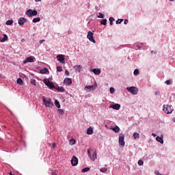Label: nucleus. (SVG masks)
<instances>
[{
  "label": "nucleus",
  "mask_w": 175,
  "mask_h": 175,
  "mask_svg": "<svg viewBox=\"0 0 175 175\" xmlns=\"http://www.w3.org/2000/svg\"><path fill=\"white\" fill-rule=\"evenodd\" d=\"M42 102L46 107L53 108L54 107V103L51 101V98L42 96Z\"/></svg>",
  "instance_id": "obj_1"
},
{
  "label": "nucleus",
  "mask_w": 175,
  "mask_h": 175,
  "mask_svg": "<svg viewBox=\"0 0 175 175\" xmlns=\"http://www.w3.org/2000/svg\"><path fill=\"white\" fill-rule=\"evenodd\" d=\"M91 151H92V149L91 148H90L88 150V157L90 158V159H91V161H92L93 162L95 161V160L96 159L97 157H96V151L95 150L94 152H93V154L92 156L91 155Z\"/></svg>",
  "instance_id": "obj_2"
},
{
  "label": "nucleus",
  "mask_w": 175,
  "mask_h": 175,
  "mask_svg": "<svg viewBox=\"0 0 175 175\" xmlns=\"http://www.w3.org/2000/svg\"><path fill=\"white\" fill-rule=\"evenodd\" d=\"M163 110L165 114H172V113H173V107L170 105H164Z\"/></svg>",
  "instance_id": "obj_3"
},
{
  "label": "nucleus",
  "mask_w": 175,
  "mask_h": 175,
  "mask_svg": "<svg viewBox=\"0 0 175 175\" xmlns=\"http://www.w3.org/2000/svg\"><path fill=\"white\" fill-rule=\"evenodd\" d=\"M119 146H125V135H124V133H120L119 134Z\"/></svg>",
  "instance_id": "obj_4"
},
{
  "label": "nucleus",
  "mask_w": 175,
  "mask_h": 175,
  "mask_svg": "<svg viewBox=\"0 0 175 175\" xmlns=\"http://www.w3.org/2000/svg\"><path fill=\"white\" fill-rule=\"evenodd\" d=\"M26 14L28 16V17H33V16H38V11L35 10H27L26 11Z\"/></svg>",
  "instance_id": "obj_5"
},
{
  "label": "nucleus",
  "mask_w": 175,
  "mask_h": 175,
  "mask_svg": "<svg viewBox=\"0 0 175 175\" xmlns=\"http://www.w3.org/2000/svg\"><path fill=\"white\" fill-rule=\"evenodd\" d=\"M44 83L51 90H54V88H55V85H54V83L50 81V80L49 79H44Z\"/></svg>",
  "instance_id": "obj_6"
},
{
  "label": "nucleus",
  "mask_w": 175,
  "mask_h": 175,
  "mask_svg": "<svg viewBox=\"0 0 175 175\" xmlns=\"http://www.w3.org/2000/svg\"><path fill=\"white\" fill-rule=\"evenodd\" d=\"M87 38L90 42H92V43H96V41L94 39V33H92V31H89L88 32Z\"/></svg>",
  "instance_id": "obj_7"
},
{
  "label": "nucleus",
  "mask_w": 175,
  "mask_h": 175,
  "mask_svg": "<svg viewBox=\"0 0 175 175\" xmlns=\"http://www.w3.org/2000/svg\"><path fill=\"white\" fill-rule=\"evenodd\" d=\"M126 90L133 95H137V89L135 87H127Z\"/></svg>",
  "instance_id": "obj_8"
},
{
  "label": "nucleus",
  "mask_w": 175,
  "mask_h": 175,
  "mask_svg": "<svg viewBox=\"0 0 175 175\" xmlns=\"http://www.w3.org/2000/svg\"><path fill=\"white\" fill-rule=\"evenodd\" d=\"M78 164H79V159H77L76 156H73L71 159L72 166H77Z\"/></svg>",
  "instance_id": "obj_9"
},
{
  "label": "nucleus",
  "mask_w": 175,
  "mask_h": 175,
  "mask_svg": "<svg viewBox=\"0 0 175 175\" xmlns=\"http://www.w3.org/2000/svg\"><path fill=\"white\" fill-rule=\"evenodd\" d=\"M109 109H113V110H120L121 109V105L120 104H111L109 107Z\"/></svg>",
  "instance_id": "obj_10"
},
{
  "label": "nucleus",
  "mask_w": 175,
  "mask_h": 175,
  "mask_svg": "<svg viewBox=\"0 0 175 175\" xmlns=\"http://www.w3.org/2000/svg\"><path fill=\"white\" fill-rule=\"evenodd\" d=\"M57 58L59 62H61V64H65V56L64 55H57Z\"/></svg>",
  "instance_id": "obj_11"
},
{
  "label": "nucleus",
  "mask_w": 175,
  "mask_h": 175,
  "mask_svg": "<svg viewBox=\"0 0 175 175\" xmlns=\"http://www.w3.org/2000/svg\"><path fill=\"white\" fill-rule=\"evenodd\" d=\"M96 87H98V84L96 83V82L94 83V85H86L85 87V90H92V91L95 90V89L96 88Z\"/></svg>",
  "instance_id": "obj_12"
},
{
  "label": "nucleus",
  "mask_w": 175,
  "mask_h": 175,
  "mask_svg": "<svg viewBox=\"0 0 175 175\" xmlns=\"http://www.w3.org/2000/svg\"><path fill=\"white\" fill-rule=\"evenodd\" d=\"M27 22V18H19L18 19V24H19V25H21V27H22V25H24V23H25Z\"/></svg>",
  "instance_id": "obj_13"
},
{
  "label": "nucleus",
  "mask_w": 175,
  "mask_h": 175,
  "mask_svg": "<svg viewBox=\"0 0 175 175\" xmlns=\"http://www.w3.org/2000/svg\"><path fill=\"white\" fill-rule=\"evenodd\" d=\"M109 129H111V131H113V132H115V133H120V129L118 126H116L115 127L110 126Z\"/></svg>",
  "instance_id": "obj_14"
},
{
  "label": "nucleus",
  "mask_w": 175,
  "mask_h": 175,
  "mask_svg": "<svg viewBox=\"0 0 175 175\" xmlns=\"http://www.w3.org/2000/svg\"><path fill=\"white\" fill-rule=\"evenodd\" d=\"M28 62H34V57L32 56L28 57L26 58L25 61H23V64H28Z\"/></svg>",
  "instance_id": "obj_15"
},
{
  "label": "nucleus",
  "mask_w": 175,
  "mask_h": 175,
  "mask_svg": "<svg viewBox=\"0 0 175 175\" xmlns=\"http://www.w3.org/2000/svg\"><path fill=\"white\" fill-rule=\"evenodd\" d=\"M90 72H92L94 75H100V70L99 68H90Z\"/></svg>",
  "instance_id": "obj_16"
},
{
  "label": "nucleus",
  "mask_w": 175,
  "mask_h": 175,
  "mask_svg": "<svg viewBox=\"0 0 175 175\" xmlns=\"http://www.w3.org/2000/svg\"><path fill=\"white\" fill-rule=\"evenodd\" d=\"M64 83L66 85H70L72 84V79L70 78H66L64 80Z\"/></svg>",
  "instance_id": "obj_17"
},
{
  "label": "nucleus",
  "mask_w": 175,
  "mask_h": 175,
  "mask_svg": "<svg viewBox=\"0 0 175 175\" xmlns=\"http://www.w3.org/2000/svg\"><path fill=\"white\" fill-rule=\"evenodd\" d=\"M86 133H87V135H92L94 133V129H92V126H90L87 129Z\"/></svg>",
  "instance_id": "obj_18"
},
{
  "label": "nucleus",
  "mask_w": 175,
  "mask_h": 175,
  "mask_svg": "<svg viewBox=\"0 0 175 175\" xmlns=\"http://www.w3.org/2000/svg\"><path fill=\"white\" fill-rule=\"evenodd\" d=\"M81 66L80 65H76L74 66V69L76 70V72H78V73H80L81 72Z\"/></svg>",
  "instance_id": "obj_19"
},
{
  "label": "nucleus",
  "mask_w": 175,
  "mask_h": 175,
  "mask_svg": "<svg viewBox=\"0 0 175 175\" xmlns=\"http://www.w3.org/2000/svg\"><path fill=\"white\" fill-rule=\"evenodd\" d=\"M140 44H142V49H143V50H147V49H148L149 46L147 45L146 43L144 42H141Z\"/></svg>",
  "instance_id": "obj_20"
},
{
  "label": "nucleus",
  "mask_w": 175,
  "mask_h": 175,
  "mask_svg": "<svg viewBox=\"0 0 175 175\" xmlns=\"http://www.w3.org/2000/svg\"><path fill=\"white\" fill-rule=\"evenodd\" d=\"M133 137L134 140H137V139H139L140 134H139V133H134L133 135Z\"/></svg>",
  "instance_id": "obj_21"
},
{
  "label": "nucleus",
  "mask_w": 175,
  "mask_h": 175,
  "mask_svg": "<svg viewBox=\"0 0 175 175\" xmlns=\"http://www.w3.org/2000/svg\"><path fill=\"white\" fill-rule=\"evenodd\" d=\"M6 40H8V35L3 34V37L0 39V42L3 43V42H6Z\"/></svg>",
  "instance_id": "obj_22"
},
{
  "label": "nucleus",
  "mask_w": 175,
  "mask_h": 175,
  "mask_svg": "<svg viewBox=\"0 0 175 175\" xmlns=\"http://www.w3.org/2000/svg\"><path fill=\"white\" fill-rule=\"evenodd\" d=\"M157 142H159V143H161V144H163V138L160 137L159 136H157L156 137Z\"/></svg>",
  "instance_id": "obj_23"
},
{
  "label": "nucleus",
  "mask_w": 175,
  "mask_h": 175,
  "mask_svg": "<svg viewBox=\"0 0 175 175\" xmlns=\"http://www.w3.org/2000/svg\"><path fill=\"white\" fill-rule=\"evenodd\" d=\"M56 90L59 92H65V88H64V87L62 86H58L57 88H56Z\"/></svg>",
  "instance_id": "obj_24"
},
{
  "label": "nucleus",
  "mask_w": 175,
  "mask_h": 175,
  "mask_svg": "<svg viewBox=\"0 0 175 175\" xmlns=\"http://www.w3.org/2000/svg\"><path fill=\"white\" fill-rule=\"evenodd\" d=\"M16 83L17 84H19V85H23V84H24V81H23V79L21 78H18L16 80Z\"/></svg>",
  "instance_id": "obj_25"
},
{
  "label": "nucleus",
  "mask_w": 175,
  "mask_h": 175,
  "mask_svg": "<svg viewBox=\"0 0 175 175\" xmlns=\"http://www.w3.org/2000/svg\"><path fill=\"white\" fill-rule=\"evenodd\" d=\"M69 144H70V146H75V144H76V139L73 138L70 139L69 141Z\"/></svg>",
  "instance_id": "obj_26"
},
{
  "label": "nucleus",
  "mask_w": 175,
  "mask_h": 175,
  "mask_svg": "<svg viewBox=\"0 0 175 175\" xmlns=\"http://www.w3.org/2000/svg\"><path fill=\"white\" fill-rule=\"evenodd\" d=\"M55 105L56 107H57V109L61 108V105L59 104V101H58V100H55Z\"/></svg>",
  "instance_id": "obj_27"
},
{
  "label": "nucleus",
  "mask_w": 175,
  "mask_h": 175,
  "mask_svg": "<svg viewBox=\"0 0 175 175\" xmlns=\"http://www.w3.org/2000/svg\"><path fill=\"white\" fill-rule=\"evenodd\" d=\"M47 72H49V69L46 68H44L40 70V73H42V75H44L45 73H47Z\"/></svg>",
  "instance_id": "obj_28"
},
{
  "label": "nucleus",
  "mask_w": 175,
  "mask_h": 175,
  "mask_svg": "<svg viewBox=\"0 0 175 175\" xmlns=\"http://www.w3.org/2000/svg\"><path fill=\"white\" fill-rule=\"evenodd\" d=\"M100 23L101 25H106V24H107V19H103Z\"/></svg>",
  "instance_id": "obj_29"
},
{
  "label": "nucleus",
  "mask_w": 175,
  "mask_h": 175,
  "mask_svg": "<svg viewBox=\"0 0 175 175\" xmlns=\"http://www.w3.org/2000/svg\"><path fill=\"white\" fill-rule=\"evenodd\" d=\"M165 84H166L167 85H170L172 84H173V81L170 79L167 80L165 81Z\"/></svg>",
  "instance_id": "obj_30"
},
{
  "label": "nucleus",
  "mask_w": 175,
  "mask_h": 175,
  "mask_svg": "<svg viewBox=\"0 0 175 175\" xmlns=\"http://www.w3.org/2000/svg\"><path fill=\"white\" fill-rule=\"evenodd\" d=\"M32 21L33 23H39L40 21V17L34 18Z\"/></svg>",
  "instance_id": "obj_31"
},
{
  "label": "nucleus",
  "mask_w": 175,
  "mask_h": 175,
  "mask_svg": "<svg viewBox=\"0 0 175 175\" xmlns=\"http://www.w3.org/2000/svg\"><path fill=\"white\" fill-rule=\"evenodd\" d=\"M6 25H12L13 24V20H8L5 23Z\"/></svg>",
  "instance_id": "obj_32"
},
{
  "label": "nucleus",
  "mask_w": 175,
  "mask_h": 175,
  "mask_svg": "<svg viewBox=\"0 0 175 175\" xmlns=\"http://www.w3.org/2000/svg\"><path fill=\"white\" fill-rule=\"evenodd\" d=\"M86 172H90V167H87L82 169V173H86Z\"/></svg>",
  "instance_id": "obj_33"
},
{
  "label": "nucleus",
  "mask_w": 175,
  "mask_h": 175,
  "mask_svg": "<svg viewBox=\"0 0 175 175\" xmlns=\"http://www.w3.org/2000/svg\"><path fill=\"white\" fill-rule=\"evenodd\" d=\"M97 17L98 18H105V14L100 12Z\"/></svg>",
  "instance_id": "obj_34"
},
{
  "label": "nucleus",
  "mask_w": 175,
  "mask_h": 175,
  "mask_svg": "<svg viewBox=\"0 0 175 175\" xmlns=\"http://www.w3.org/2000/svg\"><path fill=\"white\" fill-rule=\"evenodd\" d=\"M109 21L110 25H113V21H114V18L109 17Z\"/></svg>",
  "instance_id": "obj_35"
},
{
  "label": "nucleus",
  "mask_w": 175,
  "mask_h": 175,
  "mask_svg": "<svg viewBox=\"0 0 175 175\" xmlns=\"http://www.w3.org/2000/svg\"><path fill=\"white\" fill-rule=\"evenodd\" d=\"M142 45L139 44H135V50H140V49H142Z\"/></svg>",
  "instance_id": "obj_36"
},
{
  "label": "nucleus",
  "mask_w": 175,
  "mask_h": 175,
  "mask_svg": "<svg viewBox=\"0 0 175 175\" xmlns=\"http://www.w3.org/2000/svg\"><path fill=\"white\" fill-rule=\"evenodd\" d=\"M109 92H110V94H114V92H116V89H114V88L111 87L109 88Z\"/></svg>",
  "instance_id": "obj_37"
},
{
  "label": "nucleus",
  "mask_w": 175,
  "mask_h": 175,
  "mask_svg": "<svg viewBox=\"0 0 175 175\" xmlns=\"http://www.w3.org/2000/svg\"><path fill=\"white\" fill-rule=\"evenodd\" d=\"M100 172H101V173H106V172H107V168L103 167L100 170Z\"/></svg>",
  "instance_id": "obj_38"
},
{
  "label": "nucleus",
  "mask_w": 175,
  "mask_h": 175,
  "mask_svg": "<svg viewBox=\"0 0 175 175\" xmlns=\"http://www.w3.org/2000/svg\"><path fill=\"white\" fill-rule=\"evenodd\" d=\"M133 75L134 76H137V75H139V69L137 68L134 70Z\"/></svg>",
  "instance_id": "obj_39"
},
{
  "label": "nucleus",
  "mask_w": 175,
  "mask_h": 175,
  "mask_svg": "<svg viewBox=\"0 0 175 175\" xmlns=\"http://www.w3.org/2000/svg\"><path fill=\"white\" fill-rule=\"evenodd\" d=\"M138 165L139 166H143V165H144V162L143 161V160H139Z\"/></svg>",
  "instance_id": "obj_40"
},
{
  "label": "nucleus",
  "mask_w": 175,
  "mask_h": 175,
  "mask_svg": "<svg viewBox=\"0 0 175 175\" xmlns=\"http://www.w3.org/2000/svg\"><path fill=\"white\" fill-rule=\"evenodd\" d=\"M57 112L59 113V114H60L61 116L64 115V111L61 109H59L57 110Z\"/></svg>",
  "instance_id": "obj_41"
},
{
  "label": "nucleus",
  "mask_w": 175,
  "mask_h": 175,
  "mask_svg": "<svg viewBox=\"0 0 175 175\" xmlns=\"http://www.w3.org/2000/svg\"><path fill=\"white\" fill-rule=\"evenodd\" d=\"M124 21V19H118L116 21V24H121Z\"/></svg>",
  "instance_id": "obj_42"
},
{
  "label": "nucleus",
  "mask_w": 175,
  "mask_h": 175,
  "mask_svg": "<svg viewBox=\"0 0 175 175\" xmlns=\"http://www.w3.org/2000/svg\"><path fill=\"white\" fill-rule=\"evenodd\" d=\"M31 84H33V85H36V80L31 79Z\"/></svg>",
  "instance_id": "obj_43"
},
{
  "label": "nucleus",
  "mask_w": 175,
  "mask_h": 175,
  "mask_svg": "<svg viewBox=\"0 0 175 175\" xmlns=\"http://www.w3.org/2000/svg\"><path fill=\"white\" fill-rule=\"evenodd\" d=\"M57 72H62V66H57Z\"/></svg>",
  "instance_id": "obj_44"
},
{
  "label": "nucleus",
  "mask_w": 175,
  "mask_h": 175,
  "mask_svg": "<svg viewBox=\"0 0 175 175\" xmlns=\"http://www.w3.org/2000/svg\"><path fill=\"white\" fill-rule=\"evenodd\" d=\"M52 147H53V148H55V147H57V144L53 143L52 144Z\"/></svg>",
  "instance_id": "obj_45"
},
{
  "label": "nucleus",
  "mask_w": 175,
  "mask_h": 175,
  "mask_svg": "<svg viewBox=\"0 0 175 175\" xmlns=\"http://www.w3.org/2000/svg\"><path fill=\"white\" fill-rule=\"evenodd\" d=\"M128 23H129L128 19H125L124 24L126 25V24H128Z\"/></svg>",
  "instance_id": "obj_46"
},
{
  "label": "nucleus",
  "mask_w": 175,
  "mask_h": 175,
  "mask_svg": "<svg viewBox=\"0 0 175 175\" xmlns=\"http://www.w3.org/2000/svg\"><path fill=\"white\" fill-rule=\"evenodd\" d=\"M155 174H157V175H162V174H159V171H155Z\"/></svg>",
  "instance_id": "obj_47"
},
{
  "label": "nucleus",
  "mask_w": 175,
  "mask_h": 175,
  "mask_svg": "<svg viewBox=\"0 0 175 175\" xmlns=\"http://www.w3.org/2000/svg\"><path fill=\"white\" fill-rule=\"evenodd\" d=\"M43 42H45V40H40V44H42Z\"/></svg>",
  "instance_id": "obj_48"
},
{
  "label": "nucleus",
  "mask_w": 175,
  "mask_h": 175,
  "mask_svg": "<svg viewBox=\"0 0 175 175\" xmlns=\"http://www.w3.org/2000/svg\"><path fill=\"white\" fill-rule=\"evenodd\" d=\"M65 73L67 75V76L69 75V71L68 70H65Z\"/></svg>",
  "instance_id": "obj_49"
},
{
  "label": "nucleus",
  "mask_w": 175,
  "mask_h": 175,
  "mask_svg": "<svg viewBox=\"0 0 175 175\" xmlns=\"http://www.w3.org/2000/svg\"><path fill=\"white\" fill-rule=\"evenodd\" d=\"M154 95H159V91L155 92Z\"/></svg>",
  "instance_id": "obj_50"
},
{
  "label": "nucleus",
  "mask_w": 175,
  "mask_h": 175,
  "mask_svg": "<svg viewBox=\"0 0 175 175\" xmlns=\"http://www.w3.org/2000/svg\"><path fill=\"white\" fill-rule=\"evenodd\" d=\"M152 136H153V137H157V134H155V133H152Z\"/></svg>",
  "instance_id": "obj_51"
},
{
  "label": "nucleus",
  "mask_w": 175,
  "mask_h": 175,
  "mask_svg": "<svg viewBox=\"0 0 175 175\" xmlns=\"http://www.w3.org/2000/svg\"><path fill=\"white\" fill-rule=\"evenodd\" d=\"M35 2H42V0H35Z\"/></svg>",
  "instance_id": "obj_52"
},
{
  "label": "nucleus",
  "mask_w": 175,
  "mask_h": 175,
  "mask_svg": "<svg viewBox=\"0 0 175 175\" xmlns=\"http://www.w3.org/2000/svg\"><path fill=\"white\" fill-rule=\"evenodd\" d=\"M21 42H22L23 43H24V42H25V39L23 38V39L21 40Z\"/></svg>",
  "instance_id": "obj_53"
},
{
  "label": "nucleus",
  "mask_w": 175,
  "mask_h": 175,
  "mask_svg": "<svg viewBox=\"0 0 175 175\" xmlns=\"http://www.w3.org/2000/svg\"><path fill=\"white\" fill-rule=\"evenodd\" d=\"M51 175H57V174H56L55 172H53L51 173Z\"/></svg>",
  "instance_id": "obj_54"
},
{
  "label": "nucleus",
  "mask_w": 175,
  "mask_h": 175,
  "mask_svg": "<svg viewBox=\"0 0 175 175\" xmlns=\"http://www.w3.org/2000/svg\"><path fill=\"white\" fill-rule=\"evenodd\" d=\"M151 53H154V54H157V51H152Z\"/></svg>",
  "instance_id": "obj_55"
},
{
  "label": "nucleus",
  "mask_w": 175,
  "mask_h": 175,
  "mask_svg": "<svg viewBox=\"0 0 175 175\" xmlns=\"http://www.w3.org/2000/svg\"><path fill=\"white\" fill-rule=\"evenodd\" d=\"M171 2H173L174 0H170Z\"/></svg>",
  "instance_id": "obj_56"
},
{
  "label": "nucleus",
  "mask_w": 175,
  "mask_h": 175,
  "mask_svg": "<svg viewBox=\"0 0 175 175\" xmlns=\"http://www.w3.org/2000/svg\"><path fill=\"white\" fill-rule=\"evenodd\" d=\"M174 122H175V118L173 119Z\"/></svg>",
  "instance_id": "obj_57"
}]
</instances>
